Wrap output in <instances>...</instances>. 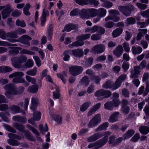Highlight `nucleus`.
<instances>
[{"label": "nucleus", "instance_id": "nucleus-15", "mask_svg": "<svg viewBox=\"0 0 149 149\" xmlns=\"http://www.w3.org/2000/svg\"><path fill=\"white\" fill-rule=\"evenodd\" d=\"M126 78L125 75H122L120 76L116 81L114 86H113V89L114 90L117 89L119 87L122 81H123Z\"/></svg>", "mask_w": 149, "mask_h": 149}, {"label": "nucleus", "instance_id": "nucleus-30", "mask_svg": "<svg viewBox=\"0 0 149 149\" xmlns=\"http://www.w3.org/2000/svg\"><path fill=\"white\" fill-rule=\"evenodd\" d=\"M30 7V5L29 3L27 4L23 9V12L24 14L26 15H30V13L29 10Z\"/></svg>", "mask_w": 149, "mask_h": 149}, {"label": "nucleus", "instance_id": "nucleus-5", "mask_svg": "<svg viewBox=\"0 0 149 149\" xmlns=\"http://www.w3.org/2000/svg\"><path fill=\"white\" fill-rule=\"evenodd\" d=\"M71 53L75 56L80 57L83 55V51L81 49H79L74 50L71 52L65 51L64 53L63 59L64 61H68L69 60L70 56L68 54Z\"/></svg>", "mask_w": 149, "mask_h": 149}, {"label": "nucleus", "instance_id": "nucleus-52", "mask_svg": "<svg viewBox=\"0 0 149 149\" xmlns=\"http://www.w3.org/2000/svg\"><path fill=\"white\" fill-rule=\"evenodd\" d=\"M26 80L29 82H31L32 84H34L36 83V80L33 78L30 77L26 75L25 77Z\"/></svg>", "mask_w": 149, "mask_h": 149}, {"label": "nucleus", "instance_id": "nucleus-25", "mask_svg": "<svg viewBox=\"0 0 149 149\" xmlns=\"http://www.w3.org/2000/svg\"><path fill=\"white\" fill-rule=\"evenodd\" d=\"M110 134V133L108 132H106L104 134V139L101 141L99 143V144L100 145V146H102L107 142L108 139V137Z\"/></svg>", "mask_w": 149, "mask_h": 149}, {"label": "nucleus", "instance_id": "nucleus-58", "mask_svg": "<svg viewBox=\"0 0 149 149\" xmlns=\"http://www.w3.org/2000/svg\"><path fill=\"white\" fill-rule=\"evenodd\" d=\"M138 7L140 9L144 10L147 8V5H146L138 3H136Z\"/></svg>", "mask_w": 149, "mask_h": 149}, {"label": "nucleus", "instance_id": "nucleus-20", "mask_svg": "<svg viewBox=\"0 0 149 149\" xmlns=\"http://www.w3.org/2000/svg\"><path fill=\"white\" fill-rule=\"evenodd\" d=\"M10 12L9 6H8L4 9L2 11V15L3 18L5 19L9 15Z\"/></svg>", "mask_w": 149, "mask_h": 149}, {"label": "nucleus", "instance_id": "nucleus-21", "mask_svg": "<svg viewBox=\"0 0 149 149\" xmlns=\"http://www.w3.org/2000/svg\"><path fill=\"white\" fill-rule=\"evenodd\" d=\"M119 113L118 112H115L113 113L109 119V121L113 123L117 121L119 115Z\"/></svg>", "mask_w": 149, "mask_h": 149}, {"label": "nucleus", "instance_id": "nucleus-32", "mask_svg": "<svg viewBox=\"0 0 149 149\" xmlns=\"http://www.w3.org/2000/svg\"><path fill=\"white\" fill-rule=\"evenodd\" d=\"M81 10H79L77 9H75L71 11L70 15L71 16H74L79 15L81 17V13L80 12Z\"/></svg>", "mask_w": 149, "mask_h": 149}, {"label": "nucleus", "instance_id": "nucleus-40", "mask_svg": "<svg viewBox=\"0 0 149 149\" xmlns=\"http://www.w3.org/2000/svg\"><path fill=\"white\" fill-rule=\"evenodd\" d=\"M90 104V102H86L81 107L80 110L81 111H84L86 110Z\"/></svg>", "mask_w": 149, "mask_h": 149}, {"label": "nucleus", "instance_id": "nucleus-11", "mask_svg": "<svg viewBox=\"0 0 149 149\" xmlns=\"http://www.w3.org/2000/svg\"><path fill=\"white\" fill-rule=\"evenodd\" d=\"M97 31H98L101 34H102L104 33L105 30L103 28L97 26H93L91 28H87L85 30L86 32L94 33Z\"/></svg>", "mask_w": 149, "mask_h": 149}, {"label": "nucleus", "instance_id": "nucleus-42", "mask_svg": "<svg viewBox=\"0 0 149 149\" xmlns=\"http://www.w3.org/2000/svg\"><path fill=\"white\" fill-rule=\"evenodd\" d=\"M21 39L24 42L26 41L27 46L26 47L29 45V43L28 41L31 40V39L30 37L27 36H24L21 37Z\"/></svg>", "mask_w": 149, "mask_h": 149}, {"label": "nucleus", "instance_id": "nucleus-64", "mask_svg": "<svg viewBox=\"0 0 149 149\" xmlns=\"http://www.w3.org/2000/svg\"><path fill=\"white\" fill-rule=\"evenodd\" d=\"M21 14V12L18 10H15L12 14L13 16L18 17Z\"/></svg>", "mask_w": 149, "mask_h": 149}, {"label": "nucleus", "instance_id": "nucleus-62", "mask_svg": "<svg viewBox=\"0 0 149 149\" xmlns=\"http://www.w3.org/2000/svg\"><path fill=\"white\" fill-rule=\"evenodd\" d=\"M54 91L53 92V99H58L59 97L60 94L58 91Z\"/></svg>", "mask_w": 149, "mask_h": 149}, {"label": "nucleus", "instance_id": "nucleus-60", "mask_svg": "<svg viewBox=\"0 0 149 149\" xmlns=\"http://www.w3.org/2000/svg\"><path fill=\"white\" fill-rule=\"evenodd\" d=\"M4 128L8 131L13 132H15V130L14 129H13L7 125H4Z\"/></svg>", "mask_w": 149, "mask_h": 149}, {"label": "nucleus", "instance_id": "nucleus-38", "mask_svg": "<svg viewBox=\"0 0 149 149\" xmlns=\"http://www.w3.org/2000/svg\"><path fill=\"white\" fill-rule=\"evenodd\" d=\"M75 2L77 4L81 5H87L90 2L88 0H75Z\"/></svg>", "mask_w": 149, "mask_h": 149}, {"label": "nucleus", "instance_id": "nucleus-9", "mask_svg": "<svg viewBox=\"0 0 149 149\" xmlns=\"http://www.w3.org/2000/svg\"><path fill=\"white\" fill-rule=\"evenodd\" d=\"M8 137L10 139V140L8 141L9 144L13 146H17L19 145V143L15 140H20L21 138L19 136L10 133L8 134Z\"/></svg>", "mask_w": 149, "mask_h": 149}, {"label": "nucleus", "instance_id": "nucleus-13", "mask_svg": "<svg viewBox=\"0 0 149 149\" xmlns=\"http://www.w3.org/2000/svg\"><path fill=\"white\" fill-rule=\"evenodd\" d=\"M69 70L72 75L76 76L79 74L82 71L83 69L79 66H73L70 68Z\"/></svg>", "mask_w": 149, "mask_h": 149}, {"label": "nucleus", "instance_id": "nucleus-53", "mask_svg": "<svg viewBox=\"0 0 149 149\" xmlns=\"http://www.w3.org/2000/svg\"><path fill=\"white\" fill-rule=\"evenodd\" d=\"M136 20L135 19L130 17L128 18L126 20V23L127 24H132L135 23Z\"/></svg>", "mask_w": 149, "mask_h": 149}, {"label": "nucleus", "instance_id": "nucleus-24", "mask_svg": "<svg viewBox=\"0 0 149 149\" xmlns=\"http://www.w3.org/2000/svg\"><path fill=\"white\" fill-rule=\"evenodd\" d=\"M77 27V25L73 24H68L66 25L64 28V31L69 32L71 30L75 29Z\"/></svg>", "mask_w": 149, "mask_h": 149}, {"label": "nucleus", "instance_id": "nucleus-45", "mask_svg": "<svg viewBox=\"0 0 149 149\" xmlns=\"http://www.w3.org/2000/svg\"><path fill=\"white\" fill-rule=\"evenodd\" d=\"M37 72L36 68H34L33 70L27 71L26 72V74L28 75L31 76L35 75Z\"/></svg>", "mask_w": 149, "mask_h": 149}, {"label": "nucleus", "instance_id": "nucleus-51", "mask_svg": "<svg viewBox=\"0 0 149 149\" xmlns=\"http://www.w3.org/2000/svg\"><path fill=\"white\" fill-rule=\"evenodd\" d=\"M34 64V63L32 60L29 59L26 63H25V67L26 68H31Z\"/></svg>", "mask_w": 149, "mask_h": 149}, {"label": "nucleus", "instance_id": "nucleus-12", "mask_svg": "<svg viewBox=\"0 0 149 149\" xmlns=\"http://www.w3.org/2000/svg\"><path fill=\"white\" fill-rule=\"evenodd\" d=\"M101 121L100 115L99 114H97L95 115L91 120L89 126L92 127L98 124Z\"/></svg>", "mask_w": 149, "mask_h": 149}, {"label": "nucleus", "instance_id": "nucleus-47", "mask_svg": "<svg viewBox=\"0 0 149 149\" xmlns=\"http://www.w3.org/2000/svg\"><path fill=\"white\" fill-rule=\"evenodd\" d=\"M123 46L125 51L127 52H128L130 51L129 45L127 42H124L123 44Z\"/></svg>", "mask_w": 149, "mask_h": 149}, {"label": "nucleus", "instance_id": "nucleus-2", "mask_svg": "<svg viewBox=\"0 0 149 149\" xmlns=\"http://www.w3.org/2000/svg\"><path fill=\"white\" fill-rule=\"evenodd\" d=\"M4 88L6 91L5 95L8 98H11L13 95H15L18 93L15 87L13 84L6 85Z\"/></svg>", "mask_w": 149, "mask_h": 149}, {"label": "nucleus", "instance_id": "nucleus-41", "mask_svg": "<svg viewBox=\"0 0 149 149\" xmlns=\"http://www.w3.org/2000/svg\"><path fill=\"white\" fill-rule=\"evenodd\" d=\"M100 135L99 134H96L93 136H92L88 139V141L89 142L93 141L97 139L100 137Z\"/></svg>", "mask_w": 149, "mask_h": 149}, {"label": "nucleus", "instance_id": "nucleus-35", "mask_svg": "<svg viewBox=\"0 0 149 149\" xmlns=\"http://www.w3.org/2000/svg\"><path fill=\"white\" fill-rule=\"evenodd\" d=\"M9 114L8 113L4 114L3 112H1L0 113V116L3 119V120L6 122H9V119L7 117L9 116Z\"/></svg>", "mask_w": 149, "mask_h": 149}, {"label": "nucleus", "instance_id": "nucleus-61", "mask_svg": "<svg viewBox=\"0 0 149 149\" xmlns=\"http://www.w3.org/2000/svg\"><path fill=\"white\" fill-rule=\"evenodd\" d=\"M129 110V108L126 106H124L122 107V111L123 112L127 114Z\"/></svg>", "mask_w": 149, "mask_h": 149}, {"label": "nucleus", "instance_id": "nucleus-63", "mask_svg": "<svg viewBox=\"0 0 149 149\" xmlns=\"http://www.w3.org/2000/svg\"><path fill=\"white\" fill-rule=\"evenodd\" d=\"M100 35L94 34L91 37V39L93 40H97L100 38Z\"/></svg>", "mask_w": 149, "mask_h": 149}, {"label": "nucleus", "instance_id": "nucleus-49", "mask_svg": "<svg viewBox=\"0 0 149 149\" xmlns=\"http://www.w3.org/2000/svg\"><path fill=\"white\" fill-rule=\"evenodd\" d=\"M108 125V123H104L102 125L100 126L97 129V131H100L105 130Z\"/></svg>", "mask_w": 149, "mask_h": 149}, {"label": "nucleus", "instance_id": "nucleus-27", "mask_svg": "<svg viewBox=\"0 0 149 149\" xmlns=\"http://www.w3.org/2000/svg\"><path fill=\"white\" fill-rule=\"evenodd\" d=\"M131 51L132 53L134 54H139L142 52V49L141 47H139L136 48L134 46L132 47Z\"/></svg>", "mask_w": 149, "mask_h": 149}, {"label": "nucleus", "instance_id": "nucleus-50", "mask_svg": "<svg viewBox=\"0 0 149 149\" xmlns=\"http://www.w3.org/2000/svg\"><path fill=\"white\" fill-rule=\"evenodd\" d=\"M113 5L112 3L109 1H106L104 2L102 4V6L104 7L109 8H111Z\"/></svg>", "mask_w": 149, "mask_h": 149}, {"label": "nucleus", "instance_id": "nucleus-3", "mask_svg": "<svg viewBox=\"0 0 149 149\" xmlns=\"http://www.w3.org/2000/svg\"><path fill=\"white\" fill-rule=\"evenodd\" d=\"M114 99L112 102H108L105 104V108L108 110H111L113 107H117L120 104V102L117 98L119 97V95L117 93H115L113 94Z\"/></svg>", "mask_w": 149, "mask_h": 149}, {"label": "nucleus", "instance_id": "nucleus-18", "mask_svg": "<svg viewBox=\"0 0 149 149\" xmlns=\"http://www.w3.org/2000/svg\"><path fill=\"white\" fill-rule=\"evenodd\" d=\"M105 50V46L103 45H97L95 46L92 51L97 53H101Z\"/></svg>", "mask_w": 149, "mask_h": 149}, {"label": "nucleus", "instance_id": "nucleus-56", "mask_svg": "<svg viewBox=\"0 0 149 149\" xmlns=\"http://www.w3.org/2000/svg\"><path fill=\"white\" fill-rule=\"evenodd\" d=\"M119 19V18L118 17H115L114 18H113L111 16L107 17L105 19V20L107 21L109 20H113L115 22H117L118 21Z\"/></svg>", "mask_w": 149, "mask_h": 149}, {"label": "nucleus", "instance_id": "nucleus-31", "mask_svg": "<svg viewBox=\"0 0 149 149\" xmlns=\"http://www.w3.org/2000/svg\"><path fill=\"white\" fill-rule=\"evenodd\" d=\"M89 82L88 77L84 76L81 79V85L86 86L88 85Z\"/></svg>", "mask_w": 149, "mask_h": 149}, {"label": "nucleus", "instance_id": "nucleus-1", "mask_svg": "<svg viewBox=\"0 0 149 149\" xmlns=\"http://www.w3.org/2000/svg\"><path fill=\"white\" fill-rule=\"evenodd\" d=\"M81 17L84 19H88L91 17H93L98 15V10L94 8L87 9H82L80 11Z\"/></svg>", "mask_w": 149, "mask_h": 149}, {"label": "nucleus", "instance_id": "nucleus-26", "mask_svg": "<svg viewBox=\"0 0 149 149\" xmlns=\"http://www.w3.org/2000/svg\"><path fill=\"white\" fill-rule=\"evenodd\" d=\"M147 31L146 29H140L139 30V33L137 36V40H139L142 36L143 34H146Z\"/></svg>", "mask_w": 149, "mask_h": 149}, {"label": "nucleus", "instance_id": "nucleus-59", "mask_svg": "<svg viewBox=\"0 0 149 149\" xmlns=\"http://www.w3.org/2000/svg\"><path fill=\"white\" fill-rule=\"evenodd\" d=\"M143 111L146 113L147 118H149V106H146L144 109Z\"/></svg>", "mask_w": 149, "mask_h": 149}, {"label": "nucleus", "instance_id": "nucleus-57", "mask_svg": "<svg viewBox=\"0 0 149 149\" xmlns=\"http://www.w3.org/2000/svg\"><path fill=\"white\" fill-rule=\"evenodd\" d=\"M25 136L27 139L29 140L32 141H35V139L31 135L29 132H27L25 134Z\"/></svg>", "mask_w": 149, "mask_h": 149}, {"label": "nucleus", "instance_id": "nucleus-39", "mask_svg": "<svg viewBox=\"0 0 149 149\" xmlns=\"http://www.w3.org/2000/svg\"><path fill=\"white\" fill-rule=\"evenodd\" d=\"M19 108L17 106H13L11 108L10 112L12 113H15L19 112Z\"/></svg>", "mask_w": 149, "mask_h": 149}, {"label": "nucleus", "instance_id": "nucleus-33", "mask_svg": "<svg viewBox=\"0 0 149 149\" xmlns=\"http://www.w3.org/2000/svg\"><path fill=\"white\" fill-rule=\"evenodd\" d=\"M100 106V104L98 103L93 106L90 111L89 113L90 114H92L93 112L96 111L99 109Z\"/></svg>", "mask_w": 149, "mask_h": 149}, {"label": "nucleus", "instance_id": "nucleus-19", "mask_svg": "<svg viewBox=\"0 0 149 149\" xmlns=\"http://www.w3.org/2000/svg\"><path fill=\"white\" fill-rule=\"evenodd\" d=\"M14 50L15 51L14 53L15 54L18 53L19 51H20V52L22 54H27L30 55H33L35 54L34 52L29 51L26 49H23L21 50V49L19 47L15 48Z\"/></svg>", "mask_w": 149, "mask_h": 149}, {"label": "nucleus", "instance_id": "nucleus-36", "mask_svg": "<svg viewBox=\"0 0 149 149\" xmlns=\"http://www.w3.org/2000/svg\"><path fill=\"white\" fill-rule=\"evenodd\" d=\"M98 15L101 17H104L106 14V10L103 8H100L98 10Z\"/></svg>", "mask_w": 149, "mask_h": 149}, {"label": "nucleus", "instance_id": "nucleus-4", "mask_svg": "<svg viewBox=\"0 0 149 149\" xmlns=\"http://www.w3.org/2000/svg\"><path fill=\"white\" fill-rule=\"evenodd\" d=\"M24 75V74L22 72H16L9 75V77L10 78H14L13 81L14 83H23L24 82L25 80L21 77Z\"/></svg>", "mask_w": 149, "mask_h": 149}, {"label": "nucleus", "instance_id": "nucleus-44", "mask_svg": "<svg viewBox=\"0 0 149 149\" xmlns=\"http://www.w3.org/2000/svg\"><path fill=\"white\" fill-rule=\"evenodd\" d=\"M112 85V82L111 81H107L102 85V87L107 89L111 88L113 87Z\"/></svg>", "mask_w": 149, "mask_h": 149}, {"label": "nucleus", "instance_id": "nucleus-7", "mask_svg": "<svg viewBox=\"0 0 149 149\" xmlns=\"http://www.w3.org/2000/svg\"><path fill=\"white\" fill-rule=\"evenodd\" d=\"M111 95L109 91L100 90L97 91L95 93V96L97 97V99L102 100V99L108 97Z\"/></svg>", "mask_w": 149, "mask_h": 149}, {"label": "nucleus", "instance_id": "nucleus-14", "mask_svg": "<svg viewBox=\"0 0 149 149\" xmlns=\"http://www.w3.org/2000/svg\"><path fill=\"white\" fill-rule=\"evenodd\" d=\"M132 8V5H129L125 6H120L119 9L121 12L126 16H129L130 14L129 10Z\"/></svg>", "mask_w": 149, "mask_h": 149}, {"label": "nucleus", "instance_id": "nucleus-54", "mask_svg": "<svg viewBox=\"0 0 149 149\" xmlns=\"http://www.w3.org/2000/svg\"><path fill=\"white\" fill-rule=\"evenodd\" d=\"M88 1L90 2L88 3V4L93 5L95 6H97L99 4L98 1L96 0H88Z\"/></svg>", "mask_w": 149, "mask_h": 149}, {"label": "nucleus", "instance_id": "nucleus-55", "mask_svg": "<svg viewBox=\"0 0 149 149\" xmlns=\"http://www.w3.org/2000/svg\"><path fill=\"white\" fill-rule=\"evenodd\" d=\"M16 24L17 26H19L22 27H25L26 24L23 21H20L19 20H17L16 21Z\"/></svg>", "mask_w": 149, "mask_h": 149}, {"label": "nucleus", "instance_id": "nucleus-34", "mask_svg": "<svg viewBox=\"0 0 149 149\" xmlns=\"http://www.w3.org/2000/svg\"><path fill=\"white\" fill-rule=\"evenodd\" d=\"M38 99L34 98L32 97L31 99V109L34 110L36 108L34 106L37 104L38 102Z\"/></svg>", "mask_w": 149, "mask_h": 149}, {"label": "nucleus", "instance_id": "nucleus-46", "mask_svg": "<svg viewBox=\"0 0 149 149\" xmlns=\"http://www.w3.org/2000/svg\"><path fill=\"white\" fill-rule=\"evenodd\" d=\"M33 58L35 61L37 66L38 67L40 66L41 65V63L39 58L36 56H33Z\"/></svg>", "mask_w": 149, "mask_h": 149}, {"label": "nucleus", "instance_id": "nucleus-6", "mask_svg": "<svg viewBox=\"0 0 149 149\" xmlns=\"http://www.w3.org/2000/svg\"><path fill=\"white\" fill-rule=\"evenodd\" d=\"M91 35L90 34H87L79 36L77 38V40L72 43L71 45H69V47H72L74 46H82L84 44L83 40L90 38Z\"/></svg>", "mask_w": 149, "mask_h": 149}, {"label": "nucleus", "instance_id": "nucleus-10", "mask_svg": "<svg viewBox=\"0 0 149 149\" xmlns=\"http://www.w3.org/2000/svg\"><path fill=\"white\" fill-rule=\"evenodd\" d=\"M146 63V61L143 60L141 62L139 66H137L134 68V72L132 75V78H136L138 77L140 75L141 70L145 68Z\"/></svg>", "mask_w": 149, "mask_h": 149}, {"label": "nucleus", "instance_id": "nucleus-48", "mask_svg": "<svg viewBox=\"0 0 149 149\" xmlns=\"http://www.w3.org/2000/svg\"><path fill=\"white\" fill-rule=\"evenodd\" d=\"M57 77L60 78L64 83L65 82V78L66 77V74L65 73L61 74L60 73H58L57 74Z\"/></svg>", "mask_w": 149, "mask_h": 149}, {"label": "nucleus", "instance_id": "nucleus-37", "mask_svg": "<svg viewBox=\"0 0 149 149\" xmlns=\"http://www.w3.org/2000/svg\"><path fill=\"white\" fill-rule=\"evenodd\" d=\"M134 133V132L133 130H131L128 131L124 136V139H126L131 137Z\"/></svg>", "mask_w": 149, "mask_h": 149}, {"label": "nucleus", "instance_id": "nucleus-43", "mask_svg": "<svg viewBox=\"0 0 149 149\" xmlns=\"http://www.w3.org/2000/svg\"><path fill=\"white\" fill-rule=\"evenodd\" d=\"M38 87L37 85H35L30 87L29 88V91L32 93H36L38 91Z\"/></svg>", "mask_w": 149, "mask_h": 149}, {"label": "nucleus", "instance_id": "nucleus-23", "mask_svg": "<svg viewBox=\"0 0 149 149\" xmlns=\"http://www.w3.org/2000/svg\"><path fill=\"white\" fill-rule=\"evenodd\" d=\"M53 119L58 124H61L62 122V119L61 117L58 115L55 114L52 116Z\"/></svg>", "mask_w": 149, "mask_h": 149}, {"label": "nucleus", "instance_id": "nucleus-28", "mask_svg": "<svg viewBox=\"0 0 149 149\" xmlns=\"http://www.w3.org/2000/svg\"><path fill=\"white\" fill-rule=\"evenodd\" d=\"M123 30L120 28H117L114 30L112 32L113 36L114 38H116L119 36L122 33Z\"/></svg>", "mask_w": 149, "mask_h": 149}, {"label": "nucleus", "instance_id": "nucleus-17", "mask_svg": "<svg viewBox=\"0 0 149 149\" xmlns=\"http://www.w3.org/2000/svg\"><path fill=\"white\" fill-rule=\"evenodd\" d=\"M46 7V5H45V7L42 10V15L40 20L41 21V25L43 26L45 23L46 18V17L48 16L49 15V12L48 10L45 8Z\"/></svg>", "mask_w": 149, "mask_h": 149}, {"label": "nucleus", "instance_id": "nucleus-29", "mask_svg": "<svg viewBox=\"0 0 149 149\" xmlns=\"http://www.w3.org/2000/svg\"><path fill=\"white\" fill-rule=\"evenodd\" d=\"M140 132L144 134H147L149 132V127L146 126H143L139 128Z\"/></svg>", "mask_w": 149, "mask_h": 149}, {"label": "nucleus", "instance_id": "nucleus-8", "mask_svg": "<svg viewBox=\"0 0 149 149\" xmlns=\"http://www.w3.org/2000/svg\"><path fill=\"white\" fill-rule=\"evenodd\" d=\"M26 60V58L25 56H22L20 58L14 57L11 58V61L13 65L16 68L20 67V64L24 62Z\"/></svg>", "mask_w": 149, "mask_h": 149}, {"label": "nucleus", "instance_id": "nucleus-22", "mask_svg": "<svg viewBox=\"0 0 149 149\" xmlns=\"http://www.w3.org/2000/svg\"><path fill=\"white\" fill-rule=\"evenodd\" d=\"M123 51V48L121 45L118 46L113 51L114 54L117 57L120 56Z\"/></svg>", "mask_w": 149, "mask_h": 149}, {"label": "nucleus", "instance_id": "nucleus-16", "mask_svg": "<svg viewBox=\"0 0 149 149\" xmlns=\"http://www.w3.org/2000/svg\"><path fill=\"white\" fill-rule=\"evenodd\" d=\"M41 116V113L39 111L35 112L33 115V117L28 120V122L31 124L34 125L35 121L39 120Z\"/></svg>", "mask_w": 149, "mask_h": 149}]
</instances>
